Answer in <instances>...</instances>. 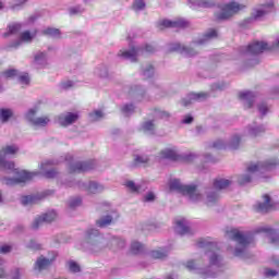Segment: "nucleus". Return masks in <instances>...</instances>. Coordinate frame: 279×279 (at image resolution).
Masks as SVG:
<instances>
[{
    "label": "nucleus",
    "instance_id": "nucleus-9",
    "mask_svg": "<svg viewBox=\"0 0 279 279\" xmlns=\"http://www.w3.org/2000/svg\"><path fill=\"white\" fill-rule=\"evenodd\" d=\"M278 165L277 159H271L269 161H259L257 163H251L247 167L248 173H265V171H271L272 167Z\"/></svg>",
    "mask_w": 279,
    "mask_h": 279
},
{
    "label": "nucleus",
    "instance_id": "nucleus-30",
    "mask_svg": "<svg viewBox=\"0 0 279 279\" xmlns=\"http://www.w3.org/2000/svg\"><path fill=\"white\" fill-rule=\"evenodd\" d=\"M141 132H144V134H154L156 132V124L153 121H146L142 124Z\"/></svg>",
    "mask_w": 279,
    "mask_h": 279
},
{
    "label": "nucleus",
    "instance_id": "nucleus-48",
    "mask_svg": "<svg viewBox=\"0 0 279 279\" xmlns=\"http://www.w3.org/2000/svg\"><path fill=\"white\" fill-rule=\"evenodd\" d=\"M125 186L131 191V193H141V185H136L134 181H126Z\"/></svg>",
    "mask_w": 279,
    "mask_h": 279
},
{
    "label": "nucleus",
    "instance_id": "nucleus-6",
    "mask_svg": "<svg viewBox=\"0 0 279 279\" xmlns=\"http://www.w3.org/2000/svg\"><path fill=\"white\" fill-rule=\"evenodd\" d=\"M241 10H245V4H241L239 2L231 1L225 4L220 12L216 13V19L218 21H228V19H232V16L236 15L241 12Z\"/></svg>",
    "mask_w": 279,
    "mask_h": 279
},
{
    "label": "nucleus",
    "instance_id": "nucleus-17",
    "mask_svg": "<svg viewBox=\"0 0 279 279\" xmlns=\"http://www.w3.org/2000/svg\"><path fill=\"white\" fill-rule=\"evenodd\" d=\"M80 119V116L77 113L68 112L59 116L58 123L62 128H68V125H73Z\"/></svg>",
    "mask_w": 279,
    "mask_h": 279
},
{
    "label": "nucleus",
    "instance_id": "nucleus-43",
    "mask_svg": "<svg viewBox=\"0 0 279 279\" xmlns=\"http://www.w3.org/2000/svg\"><path fill=\"white\" fill-rule=\"evenodd\" d=\"M241 145V137L239 135H234L228 144V148L230 149H239Z\"/></svg>",
    "mask_w": 279,
    "mask_h": 279
},
{
    "label": "nucleus",
    "instance_id": "nucleus-52",
    "mask_svg": "<svg viewBox=\"0 0 279 279\" xmlns=\"http://www.w3.org/2000/svg\"><path fill=\"white\" fill-rule=\"evenodd\" d=\"M134 109H135L134 105L130 104V105H124L121 110L128 117L134 112Z\"/></svg>",
    "mask_w": 279,
    "mask_h": 279
},
{
    "label": "nucleus",
    "instance_id": "nucleus-47",
    "mask_svg": "<svg viewBox=\"0 0 279 279\" xmlns=\"http://www.w3.org/2000/svg\"><path fill=\"white\" fill-rule=\"evenodd\" d=\"M17 80H19V83L22 84V86H29V74L17 73Z\"/></svg>",
    "mask_w": 279,
    "mask_h": 279
},
{
    "label": "nucleus",
    "instance_id": "nucleus-8",
    "mask_svg": "<svg viewBox=\"0 0 279 279\" xmlns=\"http://www.w3.org/2000/svg\"><path fill=\"white\" fill-rule=\"evenodd\" d=\"M267 43L264 41H253L248 46H242L239 49V54L241 58H247V56H258L263 51H267Z\"/></svg>",
    "mask_w": 279,
    "mask_h": 279
},
{
    "label": "nucleus",
    "instance_id": "nucleus-58",
    "mask_svg": "<svg viewBox=\"0 0 279 279\" xmlns=\"http://www.w3.org/2000/svg\"><path fill=\"white\" fill-rule=\"evenodd\" d=\"M214 147L215 149H226V147L228 146L226 145V142H223L222 140H218L214 142Z\"/></svg>",
    "mask_w": 279,
    "mask_h": 279
},
{
    "label": "nucleus",
    "instance_id": "nucleus-1",
    "mask_svg": "<svg viewBox=\"0 0 279 279\" xmlns=\"http://www.w3.org/2000/svg\"><path fill=\"white\" fill-rule=\"evenodd\" d=\"M196 245L201 250H205V254L207 258H209V265L206 268H202L199 262L192 259L185 264L186 269H189V271H197L203 278H215L217 271L223 267V257L219 254L217 243L201 239Z\"/></svg>",
    "mask_w": 279,
    "mask_h": 279
},
{
    "label": "nucleus",
    "instance_id": "nucleus-34",
    "mask_svg": "<svg viewBox=\"0 0 279 279\" xmlns=\"http://www.w3.org/2000/svg\"><path fill=\"white\" fill-rule=\"evenodd\" d=\"M39 199V195H28L22 197V204L23 206H31L32 204H38Z\"/></svg>",
    "mask_w": 279,
    "mask_h": 279
},
{
    "label": "nucleus",
    "instance_id": "nucleus-37",
    "mask_svg": "<svg viewBox=\"0 0 279 279\" xmlns=\"http://www.w3.org/2000/svg\"><path fill=\"white\" fill-rule=\"evenodd\" d=\"M34 62L37 66H45L47 64V54L45 52H37Z\"/></svg>",
    "mask_w": 279,
    "mask_h": 279
},
{
    "label": "nucleus",
    "instance_id": "nucleus-5",
    "mask_svg": "<svg viewBox=\"0 0 279 279\" xmlns=\"http://www.w3.org/2000/svg\"><path fill=\"white\" fill-rule=\"evenodd\" d=\"M169 186L170 191H177V193L186 195L191 202H202V199H204L196 184L184 185L180 180L173 179L170 181Z\"/></svg>",
    "mask_w": 279,
    "mask_h": 279
},
{
    "label": "nucleus",
    "instance_id": "nucleus-24",
    "mask_svg": "<svg viewBox=\"0 0 279 279\" xmlns=\"http://www.w3.org/2000/svg\"><path fill=\"white\" fill-rule=\"evenodd\" d=\"M191 8H213L215 0H189Z\"/></svg>",
    "mask_w": 279,
    "mask_h": 279
},
{
    "label": "nucleus",
    "instance_id": "nucleus-20",
    "mask_svg": "<svg viewBox=\"0 0 279 279\" xmlns=\"http://www.w3.org/2000/svg\"><path fill=\"white\" fill-rule=\"evenodd\" d=\"M239 98L243 101L245 108H252L254 106V99H256V94L253 92H240Z\"/></svg>",
    "mask_w": 279,
    "mask_h": 279
},
{
    "label": "nucleus",
    "instance_id": "nucleus-11",
    "mask_svg": "<svg viewBox=\"0 0 279 279\" xmlns=\"http://www.w3.org/2000/svg\"><path fill=\"white\" fill-rule=\"evenodd\" d=\"M58 255L56 253H52V256L45 257L44 255L37 257L35 264H34V271H37L40 274V271H46L53 263L56 262V258Z\"/></svg>",
    "mask_w": 279,
    "mask_h": 279
},
{
    "label": "nucleus",
    "instance_id": "nucleus-50",
    "mask_svg": "<svg viewBox=\"0 0 279 279\" xmlns=\"http://www.w3.org/2000/svg\"><path fill=\"white\" fill-rule=\"evenodd\" d=\"M145 5V0H134L132 8L135 12H141Z\"/></svg>",
    "mask_w": 279,
    "mask_h": 279
},
{
    "label": "nucleus",
    "instance_id": "nucleus-35",
    "mask_svg": "<svg viewBox=\"0 0 279 279\" xmlns=\"http://www.w3.org/2000/svg\"><path fill=\"white\" fill-rule=\"evenodd\" d=\"M13 114L12 109H0V122L8 123V121L12 119Z\"/></svg>",
    "mask_w": 279,
    "mask_h": 279
},
{
    "label": "nucleus",
    "instance_id": "nucleus-45",
    "mask_svg": "<svg viewBox=\"0 0 279 279\" xmlns=\"http://www.w3.org/2000/svg\"><path fill=\"white\" fill-rule=\"evenodd\" d=\"M43 34L51 38H60V29L58 28H46Z\"/></svg>",
    "mask_w": 279,
    "mask_h": 279
},
{
    "label": "nucleus",
    "instance_id": "nucleus-46",
    "mask_svg": "<svg viewBox=\"0 0 279 279\" xmlns=\"http://www.w3.org/2000/svg\"><path fill=\"white\" fill-rule=\"evenodd\" d=\"M43 223H45L43 216H37L31 223V229L38 230L40 228V226H43Z\"/></svg>",
    "mask_w": 279,
    "mask_h": 279
},
{
    "label": "nucleus",
    "instance_id": "nucleus-62",
    "mask_svg": "<svg viewBox=\"0 0 279 279\" xmlns=\"http://www.w3.org/2000/svg\"><path fill=\"white\" fill-rule=\"evenodd\" d=\"M80 8H71L69 9L70 16H75V14H80Z\"/></svg>",
    "mask_w": 279,
    "mask_h": 279
},
{
    "label": "nucleus",
    "instance_id": "nucleus-32",
    "mask_svg": "<svg viewBox=\"0 0 279 279\" xmlns=\"http://www.w3.org/2000/svg\"><path fill=\"white\" fill-rule=\"evenodd\" d=\"M65 267L71 274H80V271H82V267L80 266V264H77V262L73 259L68 260L65 263Z\"/></svg>",
    "mask_w": 279,
    "mask_h": 279
},
{
    "label": "nucleus",
    "instance_id": "nucleus-23",
    "mask_svg": "<svg viewBox=\"0 0 279 279\" xmlns=\"http://www.w3.org/2000/svg\"><path fill=\"white\" fill-rule=\"evenodd\" d=\"M159 29H165V27H186V22L184 20L169 21L163 20L158 24Z\"/></svg>",
    "mask_w": 279,
    "mask_h": 279
},
{
    "label": "nucleus",
    "instance_id": "nucleus-53",
    "mask_svg": "<svg viewBox=\"0 0 279 279\" xmlns=\"http://www.w3.org/2000/svg\"><path fill=\"white\" fill-rule=\"evenodd\" d=\"M263 132H265V126L250 129L251 136H258L259 134H263Z\"/></svg>",
    "mask_w": 279,
    "mask_h": 279
},
{
    "label": "nucleus",
    "instance_id": "nucleus-16",
    "mask_svg": "<svg viewBox=\"0 0 279 279\" xmlns=\"http://www.w3.org/2000/svg\"><path fill=\"white\" fill-rule=\"evenodd\" d=\"M263 202H258L254 205V210L256 213H269V210H274V203H271V197L268 194L263 196Z\"/></svg>",
    "mask_w": 279,
    "mask_h": 279
},
{
    "label": "nucleus",
    "instance_id": "nucleus-59",
    "mask_svg": "<svg viewBox=\"0 0 279 279\" xmlns=\"http://www.w3.org/2000/svg\"><path fill=\"white\" fill-rule=\"evenodd\" d=\"M72 86H73L72 81H65L61 83V88H63V90H69V88H72Z\"/></svg>",
    "mask_w": 279,
    "mask_h": 279
},
{
    "label": "nucleus",
    "instance_id": "nucleus-49",
    "mask_svg": "<svg viewBox=\"0 0 279 279\" xmlns=\"http://www.w3.org/2000/svg\"><path fill=\"white\" fill-rule=\"evenodd\" d=\"M69 208H77L80 206H82V198L80 197H74V198H70V201L68 202Z\"/></svg>",
    "mask_w": 279,
    "mask_h": 279
},
{
    "label": "nucleus",
    "instance_id": "nucleus-56",
    "mask_svg": "<svg viewBox=\"0 0 279 279\" xmlns=\"http://www.w3.org/2000/svg\"><path fill=\"white\" fill-rule=\"evenodd\" d=\"M264 276L266 278H276V276H278V272L275 269L266 268Z\"/></svg>",
    "mask_w": 279,
    "mask_h": 279
},
{
    "label": "nucleus",
    "instance_id": "nucleus-2",
    "mask_svg": "<svg viewBox=\"0 0 279 279\" xmlns=\"http://www.w3.org/2000/svg\"><path fill=\"white\" fill-rule=\"evenodd\" d=\"M15 154H19V146L16 145H7L0 149V171H7L11 174V177L1 178L2 184H5L7 186L23 184L37 175L36 172H28L14 168V161H9L8 156H14Z\"/></svg>",
    "mask_w": 279,
    "mask_h": 279
},
{
    "label": "nucleus",
    "instance_id": "nucleus-19",
    "mask_svg": "<svg viewBox=\"0 0 279 279\" xmlns=\"http://www.w3.org/2000/svg\"><path fill=\"white\" fill-rule=\"evenodd\" d=\"M274 10V2L272 0L267 1L266 3L260 5V9L255 10L253 13V16L256 21H260L265 14H268V12H271Z\"/></svg>",
    "mask_w": 279,
    "mask_h": 279
},
{
    "label": "nucleus",
    "instance_id": "nucleus-25",
    "mask_svg": "<svg viewBox=\"0 0 279 279\" xmlns=\"http://www.w3.org/2000/svg\"><path fill=\"white\" fill-rule=\"evenodd\" d=\"M36 38V33H31L29 31H25L21 34L20 40H17L13 47L21 46V43H32Z\"/></svg>",
    "mask_w": 279,
    "mask_h": 279
},
{
    "label": "nucleus",
    "instance_id": "nucleus-10",
    "mask_svg": "<svg viewBox=\"0 0 279 279\" xmlns=\"http://www.w3.org/2000/svg\"><path fill=\"white\" fill-rule=\"evenodd\" d=\"M78 189L85 191L89 195H97V193H104L106 191V186L104 184L96 181H87V182H78Z\"/></svg>",
    "mask_w": 279,
    "mask_h": 279
},
{
    "label": "nucleus",
    "instance_id": "nucleus-22",
    "mask_svg": "<svg viewBox=\"0 0 279 279\" xmlns=\"http://www.w3.org/2000/svg\"><path fill=\"white\" fill-rule=\"evenodd\" d=\"M51 165H58V162L53 161H44L40 165V169L46 178H56L58 175V172L54 169H49Z\"/></svg>",
    "mask_w": 279,
    "mask_h": 279
},
{
    "label": "nucleus",
    "instance_id": "nucleus-51",
    "mask_svg": "<svg viewBox=\"0 0 279 279\" xmlns=\"http://www.w3.org/2000/svg\"><path fill=\"white\" fill-rule=\"evenodd\" d=\"M104 118V112L101 110H96L89 113L90 121H99V119Z\"/></svg>",
    "mask_w": 279,
    "mask_h": 279
},
{
    "label": "nucleus",
    "instance_id": "nucleus-29",
    "mask_svg": "<svg viewBox=\"0 0 279 279\" xmlns=\"http://www.w3.org/2000/svg\"><path fill=\"white\" fill-rule=\"evenodd\" d=\"M149 162V157L147 155H134L133 167H141L142 165H147Z\"/></svg>",
    "mask_w": 279,
    "mask_h": 279
},
{
    "label": "nucleus",
    "instance_id": "nucleus-3",
    "mask_svg": "<svg viewBox=\"0 0 279 279\" xmlns=\"http://www.w3.org/2000/svg\"><path fill=\"white\" fill-rule=\"evenodd\" d=\"M83 246L90 254H101L106 250L111 252H119L125 247V240L117 238L114 235L106 238L97 229H87L85 232V239Z\"/></svg>",
    "mask_w": 279,
    "mask_h": 279
},
{
    "label": "nucleus",
    "instance_id": "nucleus-12",
    "mask_svg": "<svg viewBox=\"0 0 279 279\" xmlns=\"http://www.w3.org/2000/svg\"><path fill=\"white\" fill-rule=\"evenodd\" d=\"M119 213L110 211L107 215L101 216L96 220L97 228H108V226H112L119 221Z\"/></svg>",
    "mask_w": 279,
    "mask_h": 279
},
{
    "label": "nucleus",
    "instance_id": "nucleus-44",
    "mask_svg": "<svg viewBox=\"0 0 279 279\" xmlns=\"http://www.w3.org/2000/svg\"><path fill=\"white\" fill-rule=\"evenodd\" d=\"M27 250H33L34 252H38V250H43V244L38 243L36 240H29L26 243Z\"/></svg>",
    "mask_w": 279,
    "mask_h": 279
},
{
    "label": "nucleus",
    "instance_id": "nucleus-31",
    "mask_svg": "<svg viewBox=\"0 0 279 279\" xmlns=\"http://www.w3.org/2000/svg\"><path fill=\"white\" fill-rule=\"evenodd\" d=\"M159 156L161 159L166 160H178V153L171 149L161 150Z\"/></svg>",
    "mask_w": 279,
    "mask_h": 279
},
{
    "label": "nucleus",
    "instance_id": "nucleus-14",
    "mask_svg": "<svg viewBox=\"0 0 279 279\" xmlns=\"http://www.w3.org/2000/svg\"><path fill=\"white\" fill-rule=\"evenodd\" d=\"M208 97H210L209 93L206 92H201V93H191L187 95L186 98H183L181 100L182 106H191V104H193V101H206V99H208Z\"/></svg>",
    "mask_w": 279,
    "mask_h": 279
},
{
    "label": "nucleus",
    "instance_id": "nucleus-60",
    "mask_svg": "<svg viewBox=\"0 0 279 279\" xmlns=\"http://www.w3.org/2000/svg\"><path fill=\"white\" fill-rule=\"evenodd\" d=\"M11 274V279H21V268H15Z\"/></svg>",
    "mask_w": 279,
    "mask_h": 279
},
{
    "label": "nucleus",
    "instance_id": "nucleus-55",
    "mask_svg": "<svg viewBox=\"0 0 279 279\" xmlns=\"http://www.w3.org/2000/svg\"><path fill=\"white\" fill-rule=\"evenodd\" d=\"M14 247L10 244H3L0 246V254H10Z\"/></svg>",
    "mask_w": 279,
    "mask_h": 279
},
{
    "label": "nucleus",
    "instance_id": "nucleus-15",
    "mask_svg": "<svg viewBox=\"0 0 279 279\" xmlns=\"http://www.w3.org/2000/svg\"><path fill=\"white\" fill-rule=\"evenodd\" d=\"M93 163L90 161H76L69 166L70 173H84V171H90Z\"/></svg>",
    "mask_w": 279,
    "mask_h": 279
},
{
    "label": "nucleus",
    "instance_id": "nucleus-61",
    "mask_svg": "<svg viewBox=\"0 0 279 279\" xmlns=\"http://www.w3.org/2000/svg\"><path fill=\"white\" fill-rule=\"evenodd\" d=\"M144 199H145L146 202H154V199H156V195H154V193L149 192L148 194H146V195L144 196Z\"/></svg>",
    "mask_w": 279,
    "mask_h": 279
},
{
    "label": "nucleus",
    "instance_id": "nucleus-21",
    "mask_svg": "<svg viewBox=\"0 0 279 279\" xmlns=\"http://www.w3.org/2000/svg\"><path fill=\"white\" fill-rule=\"evenodd\" d=\"M175 232L181 235L192 234L191 226H189V221H186V219L177 220Z\"/></svg>",
    "mask_w": 279,
    "mask_h": 279
},
{
    "label": "nucleus",
    "instance_id": "nucleus-18",
    "mask_svg": "<svg viewBox=\"0 0 279 279\" xmlns=\"http://www.w3.org/2000/svg\"><path fill=\"white\" fill-rule=\"evenodd\" d=\"M172 51H179L183 56H187V58H193V56H197V49L193 46H184L182 44H174L171 47Z\"/></svg>",
    "mask_w": 279,
    "mask_h": 279
},
{
    "label": "nucleus",
    "instance_id": "nucleus-57",
    "mask_svg": "<svg viewBox=\"0 0 279 279\" xmlns=\"http://www.w3.org/2000/svg\"><path fill=\"white\" fill-rule=\"evenodd\" d=\"M258 111L260 112V114H263V117H265V114L269 112V107H267V104L262 102L260 105H258Z\"/></svg>",
    "mask_w": 279,
    "mask_h": 279
},
{
    "label": "nucleus",
    "instance_id": "nucleus-7",
    "mask_svg": "<svg viewBox=\"0 0 279 279\" xmlns=\"http://www.w3.org/2000/svg\"><path fill=\"white\" fill-rule=\"evenodd\" d=\"M154 53L156 48L151 45H146L144 49L142 47H133L130 50H120L118 56L123 60H130V62H137L141 53Z\"/></svg>",
    "mask_w": 279,
    "mask_h": 279
},
{
    "label": "nucleus",
    "instance_id": "nucleus-41",
    "mask_svg": "<svg viewBox=\"0 0 279 279\" xmlns=\"http://www.w3.org/2000/svg\"><path fill=\"white\" fill-rule=\"evenodd\" d=\"M19 76V70L15 69H9L0 74V77L4 80H10L12 77H17Z\"/></svg>",
    "mask_w": 279,
    "mask_h": 279
},
{
    "label": "nucleus",
    "instance_id": "nucleus-13",
    "mask_svg": "<svg viewBox=\"0 0 279 279\" xmlns=\"http://www.w3.org/2000/svg\"><path fill=\"white\" fill-rule=\"evenodd\" d=\"M36 109H29L26 113V119L32 123V125H36L37 128H45L49 124V117H39L36 118Z\"/></svg>",
    "mask_w": 279,
    "mask_h": 279
},
{
    "label": "nucleus",
    "instance_id": "nucleus-33",
    "mask_svg": "<svg viewBox=\"0 0 279 279\" xmlns=\"http://www.w3.org/2000/svg\"><path fill=\"white\" fill-rule=\"evenodd\" d=\"M131 252L135 255L143 254L145 252V245L138 241H133L131 243Z\"/></svg>",
    "mask_w": 279,
    "mask_h": 279
},
{
    "label": "nucleus",
    "instance_id": "nucleus-54",
    "mask_svg": "<svg viewBox=\"0 0 279 279\" xmlns=\"http://www.w3.org/2000/svg\"><path fill=\"white\" fill-rule=\"evenodd\" d=\"M239 184H247L252 182V177L250 174H242L238 178Z\"/></svg>",
    "mask_w": 279,
    "mask_h": 279
},
{
    "label": "nucleus",
    "instance_id": "nucleus-42",
    "mask_svg": "<svg viewBox=\"0 0 279 279\" xmlns=\"http://www.w3.org/2000/svg\"><path fill=\"white\" fill-rule=\"evenodd\" d=\"M21 32V24H11L8 26V32L4 33V37L12 36L13 34H17Z\"/></svg>",
    "mask_w": 279,
    "mask_h": 279
},
{
    "label": "nucleus",
    "instance_id": "nucleus-28",
    "mask_svg": "<svg viewBox=\"0 0 279 279\" xmlns=\"http://www.w3.org/2000/svg\"><path fill=\"white\" fill-rule=\"evenodd\" d=\"M262 232H266L267 234H269V239H270L271 243H274L275 245H279L278 231L270 229V228H263Z\"/></svg>",
    "mask_w": 279,
    "mask_h": 279
},
{
    "label": "nucleus",
    "instance_id": "nucleus-63",
    "mask_svg": "<svg viewBox=\"0 0 279 279\" xmlns=\"http://www.w3.org/2000/svg\"><path fill=\"white\" fill-rule=\"evenodd\" d=\"M160 119H169L171 117V113L169 111H159Z\"/></svg>",
    "mask_w": 279,
    "mask_h": 279
},
{
    "label": "nucleus",
    "instance_id": "nucleus-40",
    "mask_svg": "<svg viewBox=\"0 0 279 279\" xmlns=\"http://www.w3.org/2000/svg\"><path fill=\"white\" fill-rule=\"evenodd\" d=\"M143 77L145 80H149V77H154V65L146 64L142 70Z\"/></svg>",
    "mask_w": 279,
    "mask_h": 279
},
{
    "label": "nucleus",
    "instance_id": "nucleus-27",
    "mask_svg": "<svg viewBox=\"0 0 279 279\" xmlns=\"http://www.w3.org/2000/svg\"><path fill=\"white\" fill-rule=\"evenodd\" d=\"M219 203V194L217 192H207V196L205 199L206 206H215Z\"/></svg>",
    "mask_w": 279,
    "mask_h": 279
},
{
    "label": "nucleus",
    "instance_id": "nucleus-4",
    "mask_svg": "<svg viewBox=\"0 0 279 279\" xmlns=\"http://www.w3.org/2000/svg\"><path fill=\"white\" fill-rule=\"evenodd\" d=\"M226 236L235 243V247L233 250L229 248L233 256H236L238 258H245L247 247L254 243V238L243 231H240L239 229H231L227 231Z\"/></svg>",
    "mask_w": 279,
    "mask_h": 279
},
{
    "label": "nucleus",
    "instance_id": "nucleus-39",
    "mask_svg": "<svg viewBox=\"0 0 279 279\" xmlns=\"http://www.w3.org/2000/svg\"><path fill=\"white\" fill-rule=\"evenodd\" d=\"M40 216H41V219H44V223H51V221H56V219L58 218V214L53 210L48 211Z\"/></svg>",
    "mask_w": 279,
    "mask_h": 279
},
{
    "label": "nucleus",
    "instance_id": "nucleus-38",
    "mask_svg": "<svg viewBox=\"0 0 279 279\" xmlns=\"http://www.w3.org/2000/svg\"><path fill=\"white\" fill-rule=\"evenodd\" d=\"M211 38H217V31L216 29H209L203 39L198 40L197 43H194V47L195 45H204V43H206V40H211Z\"/></svg>",
    "mask_w": 279,
    "mask_h": 279
},
{
    "label": "nucleus",
    "instance_id": "nucleus-64",
    "mask_svg": "<svg viewBox=\"0 0 279 279\" xmlns=\"http://www.w3.org/2000/svg\"><path fill=\"white\" fill-rule=\"evenodd\" d=\"M182 123L190 124L193 123V116H185Z\"/></svg>",
    "mask_w": 279,
    "mask_h": 279
},
{
    "label": "nucleus",
    "instance_id": "nucleus-26",
    "mask_svg": "<svg viewBox=\"0 0 279 279\" xmlns=\"http://www.w3.org/2000/svg\"><path fill=\"white\" fill-rule=\"evenodd\" d=\"M150 258H154L155 260H165L167 256H169V252H167L166 248H157L153 250L149 254Z\"/></svg>",
    "mask_w": 279,
    "mask_h": 279
},
{
    "label": "nucleus",
    "instance_id": "nucleus-36",
    "mask_svg": "<svg viewBox=\"0 0 279 279\" xmlns=\"http://www.w3.org/2000/svg\"><path fill=\"white\" fill-rule=\"evenodd\" d=\"M232 184V181L228 179H219L214 182L215 189H218L219 191H223V189H228Z\"/></svg>",
    "mask_w": 279,
    "mask_h": 279
}]
</instances>
